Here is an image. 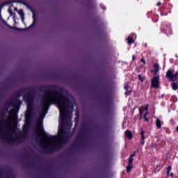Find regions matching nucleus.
I'll list each match as a JSON object with an SVG mask.
<instances>
[{"label":"nucleus","mask_w":178,"mask_h":178,"mask_svg":"<svg viewBox=\"0 0 178 178\" xmlns=\"http://www.w3.org/2000/svg\"><path fill=\"white\" fill-rule=\"evenodd\" d=\"M42 112L36 129L42 137L40 147L48 152L63 147L72 137V111L73 104L58 88H47L41 102Z\"/></svg>","instance_id":"1"},{"label":"nucleus","mask_w":178,"mask_h":178,"mask_svg":"<svg viewBox=\"0 0 178 178\" xmlns=\"http://www.w3.org/2000/svg\"><path fill=\"white\" fill-rule=\"evenodd\" d=\"M12 106L13 109L9 111L8 119H1L0 121V136L1 140L6 143H16L19 136L16 133V120H17V106L16 103L10 102L8 108Z\"/></svg>","instance_id":"2"},{"label":"nucleus","mask_w":178,"mask_h":178,"mask_svg":"<svg viewBox=\"0 0 178 178\" xmlns=\"http://www.w3.org/2000/svg\"><path fill=\"white\" fill-rule=\"evenodd\" d=\"M24 101L27 102V112L25 114L26 119H29L31 118V115H33V94L31 92H29L27 95H24L23 96Z\"/></svg>","instance_id":"3"},{"label":"nucleus","mask_w":178,"mask_h":178,"mask_svg":"<svg viewBox=\"0 0 178 178\" xmlns=\"http://www.w3.org/2000/svg\"><path fill=\"white\" fill-rule=\"evenodd\" d=\"M178 72L175 74V71L169 70L166 73V77L170 81H176L177 80Z\"/></svg>","instance_id":"4"},{"label":"nucleus","mask_w":178,"mask_h":178,"mask_svg":"<svg viewBox=\"0 0 178 178\" xmlns=\"http://www.w3.org/2000/svg\"><path fill=\"white\" fill-rule=\"evenodd\" d=\"M152 87L153 88H159V76L152 79Z\"/></svg>","instance_id":"5"},{"label":"nucleus","mask_w":178,"mask_h":178,"mask_svg":"<svg viewBox=\"0 0 178 178\" xmlns=\"http://www.w3.org/2000/svg\"><path fill=\"white\" fill-rule=\"evenodd\" d=\"M31 13H33V23L32 24L29 26V27H33V26H34L35 24V22H37V18L35 17V13L34 12V10H33V9L31 10Z\"/></svg>","instance_id":"6"},{"label":"nucleus","mask_w":178,"mask_h":178,"mask_svg":"<svg viewBox=\"0 0 178 178\" xmlns=\"http://www.w3.org/2000/svg\"><path fill=\"white\" fill-rule=\"evenodd\" d=\"M125 136L127 137L129 140H131V138H133V133H131L130 130H127L125 131Z\"/></svg>","instance_id":"7"},{"label":"nucleus","mask_w":178,"mask_h":178,"mask_svg":"<svg viewBox=\"0 0 178 178\" xmlns=\"http://www.w3.org/2000/svg\"><path fill=\"white\" fill-rule=\"evenodd\" d=\"M133 37H134V34H131L127 38L128 44H133L134 43V40H133Z\"/></svg>","instance_id":"8"},{"label":"nucleus","mask_w":178,"mask_h":178,"mask_svg":"<svg viewBox=\"0 0 178 178\" xmlns=\"http://www.w3.org/2000/svg\"><path fill=\"white\" fill-rule=\"evenodd\" d=\"M18 14L21 16L22 21L24 22V12L23 10H18Z\"/></svg>","instance_id":"9"},{"label":"nucleus","mask_w":178,"mask_h":178,"mask_svg":"<svg viewBox=\"0 0 178 178\" xmlns=\"http://www.w3.org/2000/svg\"><path fill=\"white\" fill-rule=\"evenodd\" d=\"M156 126L157 129H161V127H162V123L161 122V120H159V118H157L156 120Z\"/></svg>","instance_id":"10"},{"label":"nucleus","mask_w":178,"mask_h":178,"mask_svg":"<svg viewBox=\"0 0 178 178\" xmlns=\"http://www.w3.org/2000/svg\"><path fill=\"white\" fill-rule=\"evenodd\" d=\"M124 88L127 90V92H125L126 95H129V94L131 92V89L129 88L128 86H124Z\"/></svg>","instance_id":"11"},{"label":"nucleus","mask_w":178,"mask_h":178,"mask_svg":"<svg viewBox=\"0 0 178 178\" xmlns=\"http://www.w3.org/2000/svg\"><path fill=\"white\" fill-rule=\"evenodd\" d=\"M134 156V154L130 155V157H129V161H128L129 165H131V163H133V161H134V159H133Z\"/></svg>","instance_id":"12"},{"label":"nucleus","mask_w":178,"mask_h":178,"mask_svg":"<svg viewBox=\"0 0 178 178\" xmlns=\"http://www.w3.org/2000/svg\"><path fill=\"white\" fill-rule=\"evenodd\" d=\"M154 71H155V74H156L157 72H159V65L158 64L154 65Z\"/></svg>","instance_id":"13"},{"label":"nucleus","mask_w":178,"mask_h":178,"mask_svg":"<svg viewBox=\"0 0 178 178\" xmlns=\"http://www.w3.org/2000/svg\"><path fill=\"white\" fill-rule=\"evenodd\" d=\"M133 169V164H129V165L127 168V172L129 173L130 172V170Z\"/></svg>","instance_id":"14"},{"label":"nucleus","mask_w":178,"mask_h":178,"mask_svg":"<svg viewBox=\"0 0 178 178\" xmlns=\"http://www.w3.org/2000/svg\"><path fill=\"white\" fill-rule=\"evenodd\" d=\"M172 90L176 91V90H178V85L176 83H172Z\"/></svg>","instance_id":"15"},{"label":"nucleus","mask_w":178,"mask_h":178,"mask_svg":"<svg viewBox=\"0 0 178 178\" xmlns=\"http://www.w3.org/2000/svg\"><path fill=\"white\" fill-rule=\"evenodd\" d=\"M139 77V80H140V81L143 83V81H144V80H145V77L141 76V74L138 75Z\"/></svg>","instance_id":"16"},{"label":"nucleus","mask_w":178,"mask_h":178,"mask_svg":"<svg viewBox=\"0 0 178 178\" xmlns=\"http://www.w3.org/2000/svg\"><path fill=\"white\" fill-rule=\"evenodd\" d=\"M148 114H149V113L147 112V113H146L145 114L143 115V118H144L145 122H148V118H147V117H146L147 115H148Z\"/></svg>","instance_id":"17"},{"label":"nucleus","mask_w":178,"mask_h":178,"mask_svg":"<svg viewBox=\"0 0 178 178\" xmlns=\"http://www.w3.org/2000/svg\"><path fill=\"white\" fill-rule=\"evenodd\" d=\"M170 170H172L171 166H170L167 168V175H169V173H170Z\"/></svg>","instance_id":"18"},{"label":"nucleus","mask_w":178,"mask_h":178,"mask_svg":"<svg viewBox=\"0 0 178 178\" xmlns=\"http://www.w3.org/2000/svg\"><path fill=\"white\" fill-rule=\"evenodd\" d=\"M8 13H10V16H12V15H13V12L12 11V8H8Z\"/></svg>","instance_id":"19"},{"label":"nucleus","mask_w":178,"mask_h":178,"mask_svg":"<svg viewBox=\"0 0 178 178\" xmlns=\"http://www.w3.org/2000/svg\"><path fill=\"white\" fill-rule=\"evenodd\" d=\"M140 114V119L143 118V112H144V110L140 109L139 110Z\"/></svg>","instance_id":"20"},{"label":"nucleus","mask_w":178,"mask_h":178,"mask_svg":"<svg viewBox=\"0 0 178 178\" xmlns=\"http://www.w3.org/2000/svg\"><path fill=\"white\" fill-rule=\"evenodd\" d=\"M141 136H142V140H144V138H145V136H144V131H141Z\"/></svg>","instance_id":"21"},{"label":"nucleus","mask_w":178,"mask_h":178,"mask_svg":"<svg viewBox=\"0 0 178 178\" xmlns=\"http://www.w3.org/2000/svg\"><path fill=\"white\" fill-rule=\"evenodd\" d=\"M140 61L143 62L144 65H145V58H144V57L141 58Z\"/></svg>","instance_id":"22"},{"label":"nucleus","mask_w":178,"mask_h":178,"mask_svg":"<svg viewBox=\"0 0 178 178\" xmlns=\"http://www.w3.org/2000/svg\"><path fill=\"white\" fill-rule=\"evenodd\" d=\"M145 111H148V104L145 106Z\"/></svg>","instance_id":"23"},{"label":"nucleus","mask_w":178,"mask_h":178,"mask_svg":"<svg viewBox=\"0 0 178 178\" xmlns=\"http://www.w3.org/2000/svg\"><path fill=\"white\" fill-rule=\"evenodd\" d=\"M144 143H145L144 139L142 138V140H141V141H140V144H142L143 145H144Z\"/></svg>","instance_id":"24"},{"label":"nucleus","mask_w":178,"mask_h":178,"mask_svg":"<svg viewBox=\"0 0 178 178\" xmlns=\"http://www.w3.org/2000/svg\"><path fill=\"white\" fill-rule=\"evenodd\" d=\"M22 3L23 4V5H24L25 6H27V3H26V2H24V1H23V2H22Z\"/></svg>","instance_id":"25"},{"label":"nucleus","mask_w":178,"mask_h":178,"mask_svg":"<svg viewBox=\"0 0 178 178\" xmlns=\"http://www.w3.org/2000/svg\"><path fill=\"white\" fill-rule=\"evenodd\" d=\"M161 5H162V3L161 2L157 3V6H161Z\"/></svg>","instance_id":"26"},{"label":"nucleus","mask_w":178,"mask_h":178,"mask_svg":"<svg viewBox=\"0 0 178 178\" xmlns=\"http://www.w3.org/2000/svg\"><path fill=\"white\" fill-rule=\"evenodd\" d=\"M132 59H133V60H136V56H133Z\"/></svg>","instance_id":"27"},{"label":"nucleus","mask_w":178,"mask_h":178,"mask_svg":"<svg viewBox=\"0 0 178 178\" xmlns=\"http://www.w3.org/2000/svg\"><path fill=\"white\" fill-rule=\"evenodd\" d=\"M14 10H15V12L17 11V8L15 7V8H14Z\"/></svg>","instance_id":"28"},{"label":"nucleus","mask_w":178,"mask_h":178,"mask_svg":"<svg viewBox=\"0 0 178 178\" xmlns=\"http://www.w3.org/2000/svg\"><path fill=\"white\" fill-rule=\"evenodd\" d=\"M133 155H134V156H136V152H134Z\"/></svg>","instance_id":"29"},{"label":"nucleus","mask_w":178,"mask_h":178,"mask_svg":"<svg viewBox=\"0 0 178 178\" xmlns=\"http://www.w3.org/2000/svg\"><path fill=\"white\" fill-rule=\"evenodd\" d=\"M170 176H173V173H170Z\"/></svg>","instance_id":"30"},{"label":"nucleus","mask_w":178,"mask_h":178,"mask_svg":"<svg viewBox=\"0 0 178 178\" xmlns=\"http://www.w3.org/2000/svg\"><path fill=\"white\" fill-rule=\"evenodd\" d=\"M19 2V3H22V2H23V1H18Z\"/></svg>","instance_id":"31"},{"label":"nucleus","mask_w":178,"mask_h":178,"mask_svg":"<svg viewBox=\"0 0 178 178\" xmlns=\"http://www.w3.org/2000/svg\"><path fill=\"white\" fill-rule=\"evenodd\" d=\"M6 112H8V108H6Z\"/></svg>","instance_id":"32"}]
</instances>
